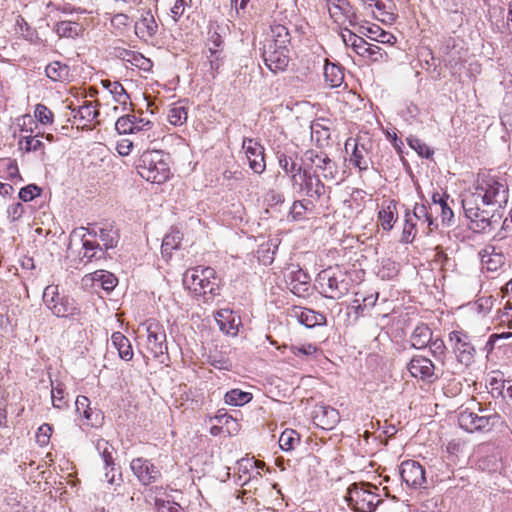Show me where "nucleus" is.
Returning a JSON list of instances; mask_svg holds the SVG:
<instances>
[{
	"label": "nucleus",
	"mask_w": 512,
	"mask_h": 512,
	"mask_svg": "<svg viewBox=\"0 0 512 512\" xmlns=\"http://www.w3.org/2000/svg\"><path fill=\"white\" fill-rule=\"evenodd\" d=\"M204 282V278L201 277L200 272H195V268L187 270L183 277V284L194 294L201 291V285L203 286Z\"/></svg>",
	"instance_id": "nucleus-40"
},
{
	"label": "nucleus",
	"mask_w": 512,
	"mask_h": 512,
	"mask_svg": "<svg viewBox=\"0 0 512 512\" xmlns=\"http://www.w3.org/2000/svg\"><path fill=\"white\" fill-rule=\"evenodd\" d=\"M215 320L219 329L231 336H236L239 332L241 319L230 309H221L215 313Z\"/></svg>",
	"instance_id": "nucleus-18"
},
{
	"label": "nucleus",
	"mask_w": 512,
	"mask_h": 512,
	"mask_svg": "<svg viewBox=\"0 0 512 512\" xmlns=\"http://www.w3.org/2000/svg\"><path fill=\"white\" fill-rule=\"evenodd\" d=\"M45 73L54 82H64L69 79L70 69L68 65L54 61L46 66Z\"/></svg>",
	"instance_id": "nucleus-31"
},
{
	"label": "nucleus",
	"mask_w": 512,
	"mask_h": 512,
	"mask_svg": "<svg viewBox=\"0 0 512 512\" xmlns=\"http://www.w3.org/2000/svg\"><path fill=\"white\" fill-rule=\"evenodd\" d=\"M42 189L35 184H29L19 191V198L24 201H32L35 197L40 196Z\"/></svg>",
	"instance_id": "nucleus-57"
},
{
	"label": "nucleus",
	"mask_w": 512,
	"mask_h": 512,
	"mask_svg": "<svg viewBox=\"0 0 512 512\" xmlns=\"http://www.w3.org/2000/svg\"><path fill=\"white\" fill-rule=\"evenodd\" d=\"M265 42H272L281 46L290 47L291 37L288 28L282 24H274L271 26L270 38H267Z\"/></svg>",
	"instance_id": "nucleus-32"
},
{
	"label": "nucleus",
	"mask_w": 512,
	"mask_h": 512,
	"mask_svg": "<svg viewBox=\"0 0 512 512\" xmlns=\"http://www.w3.org/2000/svg\"><path fill=\"white\" fill-rule=\"evenodd\" d=\"M329 14L336 23L347 20L350 26L356 25L357 16L348 0H338L335 5H330Z\"/></svg>",
	"instance_id": "nucleus-19"
},
{
	"label": "nucleus",
	"mask_w": 512,
	"mask_h": 512,
	"mask_svg": "<svg viewBox=\"0 0 512 512\" xmlns=\"http://www.w3.org/2000/svg\"><path fill=\"white\" fill-rule=\"evenodd\" d=\"M367 31L373 35L372 39L377 42L390 45L396 42V37L392 33L384 31L378 25L369 27Z\"/></svg>",
	"instance_id": "nucleus-50"
},
{
	"label": "nucleus",
	"mask_w": 512,
	"mask_h": 512,
	"mask_svg": "<svg viewBox=\"0 0 512 512\" xmlns=\"http://www.w3.org/2000/svg\"><path fill=\"white\" fill-rule=\"evenodd\" d=\"M148 348L155 358L167 355L168 347L164 328L157 322H150L147 326Z\"/></svg>",
	"instance_id": "nucleus-14"
},
{
	"label": "nucleus",
	"mask_w": 512,
	"mask_h": 512,
	"mask_svg": "<svg viewBox=\"0 0 512 512\" xmlns=\"http://www.w3.org/2000/svg\"><path fill=\"white\" fill-rule=\"evenodd\" d=\"M369 58L371 61L377 62L381 60H386L388 58V54L378 45L369 44L367 47V55L365 56Z\"/></svg>",
	"instance_id": "nucleus-63"
},
{
	"label": "nucleus",
	"mask_w": 512,
	"mask_h": 512,
	"mask_svg": "<svg viewBox=\"0 0 512 512\" xmlns=\"http://www.w3.org/2000/svg\"><path fill=\"white\" fill-rule=\"evenodd\" d=\"M431 338V329L428 325L420 323L415 327L410 336L411 346L416 349H423L431 342Z\"/></svg>",
	"instance_id": "nucleus-26"
},
{
	"label": "nucleus",
	"mask_w": 512,
	"mask_h": 512,
	"mask_svg": "<svg viewBox=\"0 0 512 512\" xmlns=\"http://www.w3.org/2000/svg\"><path fill=\"white\" fill-rule=\"evenodd\" d=\"M310 276L302 269L293 271L290 275V290L297 296H304L309 290Z\"/></svg>",
	"instance_id": "nucleus-23"
},
{
	"label": "nucleus",
	"mask_w": 512,
	"mask_h": 512,
	"mask_svg": "<svg viewBox=\"0 0 512 512\" xmlns=\"http://www.w3.org/2000/svg\"><path fill=\"white\" fill-rule=\"evenodd\" d=\"M80 415L85 418L86 425L91 427H98L101 425L103 420L102 413L99 410L92 409L90 406L84 409Z\"/></svg>",
	"instance_id": "nucleus-55"
},
{
	"label": "nucleus",
	"mask_w": 512,
	"mask_h": 512,
	"mask_svg": "<svg viewBox=\"0 0 512 512\" xmlns=\"http://www.w3.org/2000/svg\"><path fill=\"white\" fill-rule=\"evenodd\" d=\"M262 57L265 65L273 73L285 71L290 62V48L272 42H264Z\"/></svg>",
	"instance_id": "nucleus-11"
},
{
	"label": "nucleus",
	"mask_w": 512,
	"mask_h": 512,
	"mask_svg": "<svg viewBox=\"0 0 512 512\" xmlns=\"http://www.w3.org/2000/svg\"><path fill=\"white\" fill-rule=\"evenodd\" d=\"M432 355L440 361H443L446 353V346L444 341L441 338L432 339L428 344Z\"/></svg>",
	"instance_id": "nucleus-59"
},
{
	"label": "nucleus",
	"mask_w": 512,
	"mask_h": 512,
	"mask_svg": "<svg viewBox=\"0 0 512 512\" xmlns=\"http://www.w3.org/2000/svg\"><path fill=\"white\" fill-rule=\"evenodd\" d=\"M101 83L103 87L106 88L113 96L114 101L119 103L125 110L130 97L127 94L123 85L118 81H110L108 79L102 80Z\"/></svg>",
	"instance_id": "nucleus-29"
},
{
	"label": "nucleus",
	"mask_w": 512,
	"mask_h": 512,
	"mask_svg": "<svg viewBox=\"0 0 512 512\" xmlns=\"http://www.w3.org/2000/svg\"><path fill=\"white\" fill-rule=\"evenodd\" d=\"M482 263L491 271L497 270L503 264V255L495 252L494 246H487L479 253Z\"/></svg>",
	"instance_id": "nucleus-33"
},
{
	"label": "nucleus",
	"mask_w": 512,
	"mask_h": 512,
	"mask_svg": "<svg viewBox=\"0 0 512 512\" xmlns=\"http://www.w3.org/2000/svg\"><path fill=\"white\" fill-rule=\"evenodd\" d=\"M51 400L54 408L63 410L68 408L64 384L60 381H51Z\"/></svg>",
	"instance_id": "nucleus-35"
},
{
	"label": "nucleus",
	"mask_w": 512,
	"mask_h": 512,
	"mask_svg": "<svg viewBox=\"0 0 512 512\" xmlns=\"http://www.w3.org/2000/svg\"><path fill=\"white\" fill-rule=\"evenodd\" d=\"M465 217L469 220V227L474 232H489L501 222L503 213L496 208L482 206L479 196L466 194L462 199Z\"/></svg>",
	"instance_id": "nucleus-1"
},
{
	"label": "nucleus",
	"mask_w": 512,
	"mask_h": 512,
	"mask_svg": "<svg viewBox=\"0 0 512 512\" xmlns=\"http://www.w3.org/2000/svg\"><path fill=\"white\" fill-rule=\"evenodd\" d=\"M487 387L490 389V393L493 398L504 396V391L507 388L506 381L503 379V376L500 373L492 376L488 380Z\"/></svg>",
	"instance_id": "nucleus-48"
},
{
	"label": "nucleus",
	"mask_w": 512,
	"mask_h": 512,
	"mask_svg": "<svg viewBox=\"0 0 512 512\" xmlns=\"http://www.w3.org/2000/svg\"><path fill=\"white\" fill-rule=\"evenodd\" d=\"M19 148L25 152L38 151L44 147L41 140L32 136H24L19 140Z\"/></svg>",
	"instance_id": "nucleus-54"
},
{
	"label": "nucleus",
	"mask_w": 512,
	"mask_h": 512,
	"mask_svg": "<svg viewBox=\"0 0 512 512\" xmlns=\"http://www.w3.org/2000/svg\"><path fill=\"white\" fill-rule=\"evenodd\" d=\"M313 203L311 200L303 199L296 200L290 210V214L294 220L302 219L307 211H311Z\"/></svg>",
	"instance_id": "nucleus-49"
},
{
	"label": "nucleus",
	"mask_w": 512,
	"mask_h": 512,
	"mask_svg": "<svg viewBox=\"0 0 512 512\" xmlns=\"http://www.w3.org/2000/svg\"><path fill=\"white\" fill-rule=\"evenodd\" d=\"M48 309L57 317H73L80 313L75 301L67 296H62L58 304H52Z\"/></svg>",
	"instance_id": "nucleus-24"
},
{
	"label": "nucleus",
	"mask_w": 512,
	"mask_h": 512,
	"mask_svg": "<svg viewBox=\"0 0 512 512\" xmlns=\"http://www.w3.org/2000/svg\"><path fill=\"white\" fill-rule=\"evenodd\" d=\"M302 161L304 168L312 173L319 174L326 180L336 179L338 166L325 152L309 149L305 151Z\"/></svg>",
	"instance_id": "nucleus-6"
},
{
	"label": "nucleus",
	"mask_w": 512,
	"mask_h": 512,
	"mask_svg": "<svg viewBox=\"0 0 512 512\" xmlns=\"http://www.w3.org/2000/svg\"><path fill=\"white\" fill-rule=\"evenodd\" d=\"M82 31V27L73 21H59L55 25V32L59 37H76L79 36Z\"/></svg>",
	"instance_id": "nucleus-39"
},
{
	"label": "nucleus",
	"mask_w": 512,
	"mask_h": 512,
	"mask_svg": "<svg viewBox=\"0 0 512 512\" xmlns=\"http://www.w3.org/2000/svg\"><path fill=\"white\" fill-rule=\"evenodd\" d=\"M242 148L245 151L251 170L256 174L263 173L266 168V163L264 159V147L260 142L253 138L244 137Z\"/></svg>",
	"instance_id": "nucleus-13"
},
{
	"label": "nucleus",
	"mask_w": 512,
	"mask_h": 512,
	"mask_svg": "<svg viewBox=\"0 0 512 512\" xmlns=\"http://www.w3.org/2000/svg\"><path fill=\"white\" fill-rule=\"evenodd\" d=\"M35 118L42 124H50L53 121L52 111L44 104H37L34 111Z\"/></svg>",
	"instance_id": "nucleus-58"
},
{
	"label": "nucleus",
	"mask_w": 512,
	"mask_h": 512,
	"mask_svg": "<svg viewBox=\"0 0 512 512\" xmlns=\"http://www.w3.org/2000/svg\"><path fill=\"white\" fill-rule=\"evenodd\" d=\"M317 283L323 296L333 300L341 299L350 290V282L345 273L338 269L322 270L317 276Z\"/></svg>",
	"instance_id": "nucleus-4"
},
{
	"label": "nucleus",
	"mask_w": 512,
	"mask_h": 512,
	"mask_svg": "<svg viewBox=\"0 0 512 512\" xmlns=\"http://www.w3.org/2000/svg\"><path fill=\"white\" fill-rule=\"evenodd\" d=\"M93 280L100 282L102 288L106 291L113 290L117 284V278L114 274L104 270L94 272Z\"/></svg>",
	"instance_id": "nucleus-46"
},
{
	"label": "nucleus",
	"mask_w": 512,
	"mask_h": 512,
	"mask_svg": "<svg viewBox=\"0 0 512 512\" xmlns=\"http://www.w3.org/2000/svg\"><path fill=\"white\" fill-rule=\"evenodd\" d=\"M72 112L74 113V118L84 122V125L91 123L99 115V110L93 106L92 102L88 101H85L77 109L73 108Z\"/></svg>",
	"instance_id": "nucleus-36"
},
{
	"label": "nucleus",
	"mask_w": 512,
	"mask_h": 512,
	"mask_svg": "<svg viewBox=\"0 0 512 512\" xmlns=\"http://www.w3.org/2000/svg\"><path fill=\"white\" fill-rule=\"evenodd\" d=\"M111 342L118 351L119 357L124 361H130L133 358V350L130 340L121 332H114L111 336Z\"/></svg>",
	"instance_id": "nucleus-25"
},
{
	"label": "nucleus",
	"mask_w": 512,
	"mask_h": 512,
	"mask_svg": "<svg viewBox=\"0 0 512 512\" xmlns=\"http://www.w3.org/2000/svg\"><path fill=\"white\" fill-rule=\"evenodd\" d=\"M278 442L283 451H291L300 442V437L295 430L287 429L281 433Z\"/></svg>",
	"instance_id": "nucleus-44"
},
{
	"label": "nucleus",
	"mask_w": 512,
	"mask_h": 512,
	"mask_svg": "<svg viewBox=\"0 0 512 512\" xmlns=\"http://www.w3.org/2000/svg\"><path fill=\"white\" fill-rule=\"evenodd\" d=\"M324 77L331 87H339L344 81V73L341 66L327 62L324 65Z\"/></svg>",
	"instance_id": "nucleus-34"
},
{
	"label": "nucleus",
	"mask_w": 512,
	"mask_h": 512,
	"mask_svg": "<svg viewBox=\"0 0 512 512\" xmlns=\"http://www.w3.org/2000/svg\"><path fill=\"white\" fill-rule=\"evenodd\" d=\"M400 475L402 480L410 487L421 488L426 483L423 466L414 460H406L401 464Z\"/></svg>",
	"instance_id": "nucleus-15"
},
{
	"label": "nucleus",
	"mask_w": 512,
	"mask_h": 512,
	"mask_svg": "<svg viewBox=\"0 0 512 512\" xmlns=\"http://www.w3.org/2000/svg\"><path fill=\"white\" fill-rule=\"evenodd\" d=\"M252 399V394L239 389H232L225 394V402L232 406H241Z\"/></svg>",
	"instance_id": "nucleus-42"
},
{
	"label": "nucleus",
	"mask_w": 512,
	"mask_h": 512,
	"mask_svg": "<svg viewBox=\"0 0 512 512\" xmlns=\"http://www.w3.org/2000/svg\"><path fill=\"white\" fill-rule=\"evenodd\" d=\"M99 239L103 243L104 253L112 248H115L119 242L120 235L117 228L112 224H108L99 228Z\"/></svg>",
	"instance_id": "nucleus-30"
},
{
	"label": "nucleus",
	"mask_w": 512,
	"mask_h": 512,
	"mask_svg": "<svg viewBox=\"0 0 512 512\" xmlns=\"http://www.w3.org/2000/svg\"><path fill=\"white\" fill-rule=\"evenodd\" d=\"M499 414H478L470 408H465L458 413L459 426L467 432H489L499 421Z\"/></svg>",
	"instance_id": "nucleus-7"
},
{
	"label": "nucleus",
	"mask_w": 512,
	"mask_h": 512,
	"mask_svg": "<svg viewBox=\"0 0 512 512\" xmlns=\"http://www.w3.org/2000/svg\"><path fill=\"white\" fill-rule=\"evenodd\" d=\"M313 420L322 429L331 430L340 421V414L331 406L320 405L313 412Z\"/></svg>",
	"instance_id": "nucleus-17"
},
{
	"label": "nucleus",
	"mask_w": 512,
	"mask_h": 512,
	"mask_svg": "<svg viewBox=\"0 0 512 512\" xmlns=\"http://www.w3.org/2000/svg\"><path fill=\"white\" fill-rule=\"evenodd\" d=\"M130 466L134 475L143 485H149L161 476L154 464L141 457L133 459Z\"/></svg>",
	"instance_id": "nucleus-16"
},
{
	"label": "nucleus",
	"mask_w": 512,
	"mask_h": 512,
	"mask_svg": "<svg viewBox=\"0 0 512 512\" xmlns=\"http://www.w3.org/2000/svg\"><path fill=\"white\" fill-rule=\"evenodd\" d=\"M416 236V224L412 221L410 213L405 214V223L402 231L401 242L412 243Z\"/></svg>",
	"instance_id": "nucleus-52"
},
{
	"label": "nucleus",
	"mask_w": 512,
	"mask_h": 512,
	"mask_svg": "<svg viewBox=\"0 0 512 512\" xmlns=\"http://www.w3.org/2000/svg\"><path fill=\"white\" fill-rule=\"evenodd\" d=\"M407 369L412 377L429 383H433L439 378L434 363L422 355L413 356L407 364Z\"/></svg>",
	"instance_id": "nucleus-12"
},
{
	"label": "nucleus",
	"mask_w": 512,
	"mask_h": 512,
	"mask_svg": "<svg viewBox=\"0 0 512 512\" xmlns=\"http://www.w3.org/2000/svg\"><path fill=\"white\" fill-rule=\"evenodd\" d=\"M137 116L124 115L118 118L115 123V129L119 134H131L142 130V127L136 124Z\"/></svg>",
	"instance_id": "nucleus-38"
},
{
	"label": "nucleus",
	"mask_w": 512,
	"mask_h": 512,
	"mask_svg": "<svg viewBox=\"0 0 512 512\" xmlns=\"http://www.w3.org/2000/svg\"><path fill=\"white\" fill-rule=\"evenodd\" d=\"M288 348L295 356H311L317 352V347L310 343L301 346L290 345Z\"/></svg>",
	"instance_id": "nucleus-64"
},
{
	"label": "nucleus",
	"mask_w": 512,
	"mask_h": 512,
	"mask_svg": "<svg viewBox=\"0 0 512 512\" xmlns=\"http://www.w3.org/2000/svg\"><path fill=\"white\" fill-rule=\"evenodd\" d=\"M95 447L105 463V469L107 470L105 473V477L110 484H113L115 481L114 480L115 463H114V459L112 456V452H113L114 448L108 443V441H106L104 439H98Z\"/></svg>",
	"instance_id": "nucleus-22"
},
{
	"label": "nucleus",
	"mask_w": 512,
	"mask_h": 512,
	"mask_svg": "<svg viewBox=\"0 0 512 512\" xmlns=\"http://www.w3.org/2000/svg\"><path fill=\"white\" fill-rule=\"evenodd\" d=\"M371 489L377 487L369 483L352 484L345 497L348 506L356 512H373L381 499Z\"/></svg>",
	"instance_id": "nucleus-5"
},
{
	"label": "nucleus",
	"mask_w": 512,
	"mask_h": 512,
	"mask_svg": "<svg viewBox=\"0 0 512 512\" xmlns=\"http://www.w3.org/2000/svg\"><path fill=\"white\" fill-rule=\"evenodd\" d=\"M474 189L475 191L469 194L479 196L482 206L496 208L503 213L509 198V188L504 179L485 173L478 174Z\"/></svg>",
	"instance_id": "nucleus-2"
},
{
	"label": "nucleus",
	"mask_w": 512,
	"mask_h": 512,
	"mask_svg": "<svg viewBox=\"0 0 512 512\" xmlns=\"http://www.w3.org/2000/svg\"><path fill=\"white\" fill-rule=\"evenodd\" d=\"M182 241V234L179 231L172 230L163 238L161 253L163 257H170L173 250L179 248Z\"/></svg>",
	"instance_id": "nucleus-37"
},
{
	"label": "nucleus",
	"mask_w": 512,
	"mask_h": 512,
	"mask_svg": "<svg viewBox=\"0 0 512 512\" xmlns=\"http://www.w3.org/2000/svg\"><path fill=\"white\" fill-rule=\"evenodd\" d=\"M201 285V291L195 293L196 296H203L205 302L213 300L216 295L220 293V281L207 280Z\"/></svg>",
	"instance_id": "nucleus-45"
},
{
	"label": "nucleus",
	"mask_w": 512,
	"mask_h": 512,
	"mask_svg": "<svg viewBox=\"0 0 512 512\" xmlns=\"http://www.w3.org/2000/svg\"><path fill=\"white\" fill-rule=\"evenodd\" d=\"M155 506L157 512H184L178 503L168 500L156 499Z\"/></svg>",
	"instance_id": "nucleus-61"
},
{
	"label": "nucleus",
	"mask_w": 512,
	"mask_h": 512,
	"mask_svg": "<svg viewBox=\"0 0 512 512\" xmlns=\"http://www.w3.org/2000/svg\"><path fill=\"white\" fill-rule=\"evenodd\" d=\"M210 55L209 58V65H210V71L213 77H215V74L218 72L220 67L222 66V58H221V52L218 49L209 48Z\"/></svg>",
	"instance_id": "nucleus-62"
},
{
	"label": "nucleus",
	"mask_w": 512,
	"mask_h": 512,
	"mask_svg": "<svg viewBox=\"0 0 512 512\" xmlns=\"http://www.w3.org/2000/svg\"><path fill=\"white\" fill-rule=\"evenodd\" d=\"M291 182L299 193L309 198L320 199L325 193V185L320 180V175L307 168H298L297 173L291 176Z\"/></svg>",
	"instance_id": "nucleus-8"
},
{
	"label": "nucleus",
	"mask_w": 512,
	"mask_h": 512,
	"mask_svg": "<svg viewBox=\"0 0 512 512\" xmlns=\"http://www.w3.org/2000/svg\"><path fill=\"white\" fill-rule=\"evenodd\" d=\"M412 214L417 220L426 222L430 230L437 227V224L434 223L433 217L428 212V208L424 204L416 203Z\"/></svg>",
	"instance_id": "nucleus-51"
},
{
	"label": "nucleus",
	"mask_w": 512,
	"mask_h": 512,
	"mask_svg": "<svg viewBox=\"0 0 512 512\" xmlns=\"http://www.w3.org/2000/svg\"><path fill=\"white\" fill-rule=\"evenodd\" d=\"M278 163L279 166L287 173L293 174L297 173L298 168H303L302 166H299L296 163V153L294 154H288L285 152H278L277 153Z\"/></svg>",
	"instance_id": "nucleus-41"
},
{
	"label": "nucleus",
	"mask_w": 512,
	"mask_h": 512,
	"mask_svg": "<svg viewBox=\"0 0 512 512\" xmlns=\"http://www.w3.org/2000/svg\"><path fill=\"white\" fill-rule=\"evenodd\" d=\"M135 31L140 39L153 38L158 32V24L150 10L143 11L135 24Z\"/></svg>",
	"instance_id": "nucleus-20"
},
{
	"label": "nucleus",
	"mask_w": 512,
	"mask_h": 512,
	"mask_svg": "<svg viewBox=\"0 0 512 512\" xmlns=\"http://www.w3.org/2000/svg\"><path fill=\"white\" fill-rule=\"evenodd\" d=\"M311 137L318 147H324L330 140V131L320 123H314L311 126Z\"/></svg>",
	"instance_id": "nucleus-43"
},
{
	"label": "nucleus",
	"mask_w": 512,
	"mask_h": 512,
	"mask_svg": "<svg viewBox=\"0 0 512 512\" xmlns=\"http://www.w3.org/2000/svg\"><path fill=\"white\" fill-rule=\"evenodd\" d=\"M167 118L170 124L178 126L187 121L188 113L184 106L173 105L168 111Z\"/></svg>",
	"instance_id": "nucleus-47"
},
{
	"label": "nucleus",
	"mask_w": 512,
	"mask_h": 512,
	"mask_svg": "<svg viewBox=\"0 0 512 512\" xmlns=\"http://www.w3.org/2000/svg\"><path fill=\"white\" fill-rule=\"evenodd\" d=\"M26 206L20 202L12 203L7 208V217L11 222L19 221L26 213Z\"/></svg>",
	"instance_id": "nucleus-60"
},
{
	"label": "nucleus",
	"mask_w": 512,
	"mask_h": 512,
	"mask_svg": "<svg viewBox=\"0 0 512 512\" xmlns=\"http://www.w3.org/2000/svg\"><path fill=\"white\" fill-rule=\"evenodd\" d=\"M293 315L307 328L326 325V316L309 308L295 307Z\"/></svg>",
	"instance_id": "nucleus-21"
},
{
	"label": "nucleus",
	"mask_w": 512,
	"mask_h": 512,
	"mask_svg": "<svg viewBox=\"0 0 512 512\" xmlns=\"http://www.w3.org/2000/svg\"><path fill=\"white\" fill-rule=\"evenodd\" d=\"M139 175L151 183H163L170 176V168L161 151H145L136 164Z\"/></svg>",
	"instance_id": "nucleus-3"
},
{
	"label": "nucleus",
	"mask_w": 512,
	"mask_h": 512,
	"mask_svg": "<svg viewBox=\"0 0 512 512\" xmlns=\"http://www.w3.org/2000/svg\"><path fill=\"white\" fill-rule=\"evenodd\" d=\"M346 32H349L350 40H353L351 43V46L353 50L360 56L364 57L367 55V47L368 43L362 38L357 36L355 33H353L348 28H345Z\"/></svg>",
	"instance_id": "nucleus-56"
},
{
	"label": "nucleus",
	"mask_w": 512,
	"mask_h": 512,
	"mask_svg": "<svg viewBox=\"0 0 512 512\" xmlns=\"http://www.w3.org/2000/svg\"><path fill=\"white\" fill-rule=\"evenodd\" d=\"M407 141L409 146L414 149L421 157L428 159L434 153V151L419 138L410 137L407 139Z\"/></svg>",
	"instance_id": "nucleus-53"
},
{
	"label": "nucleus",
	"mask_w": 512,
	"mask_h": 512,
	"mask_svg": "<svg viewBox=\"0 0 512 512\" xmlns=\"http://www.w3.org/2000/svg\"><path fill=\"white\" fill-rule=\"evenodd\" d=\"M449 342L458 362L465 366L471 365L476 353L471 337L463 330H455L450 332Z\"/></svg>",
	"instance_id": "nucleus-10"
},
{
	"label": "nucleus",
	"mask_w": 512,
	"mask_h": 512,
	"mask_svg": "<svg viewBox=\"0 0 512 512\" xmlns=\"http://www.w3.org/2000/svg\"><path fill=\"white\" fill-rule=\"evenodd\" d=\"M81 241L83 250L81 260L85 259L86 263H88L94 260L105 258L104 249L97 241L85 239L84 235H82Z\"/></svg>",
	"instance_id": "nucleus-27"
},
{
	"label": "nucleus",
	"mask_w": 512,
	"mask_h": 512,
	"mask_svg": "<svg viewBox=\"0 0 512 512\" xmlns=\"http://www.w3.org/2000/svg\"><path fill=\"white\" fill-rule=\"evenodd\" d=\"M374 143L369 138L358 137L348 138L345 142V150L348 152L349 148H352L349 161L360 171L368 170L369 166H374L372 160V150Z\"/></svg>",
	"instance_id": "nucleus-9"
},
{
	"label": "nucleus",
	"mask_w": 512,
	"mask_h": 512,
	"mask_svg": "<svg viewBox=\"0 0 512 512\" xmlns=\"http://www.w3.org/2000/svg\"><path fill=\"white\" fill-rule=\"evenodd\" d=\"M396 202L394 200L386 201L382 204L378 212V221L384 230H391L395 222Z\"/></svg>",
	"instance_id": "nucleus-28"
}]
</instances>
